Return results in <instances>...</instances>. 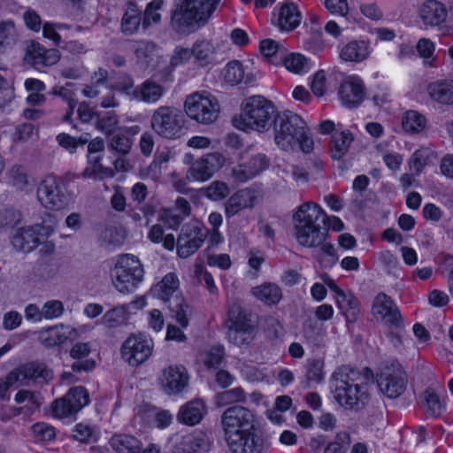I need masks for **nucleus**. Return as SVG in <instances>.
Wrapping results in <instances>:
<instances>
[{
    "label": "nucleus",
    "mask_w": 453,
    "mask_h": 453,
    "mask_svg": "<svg viewBox=\"0 0 453 453\" xmlns=\"http://www.w3.org/2000/svg\"><path fill=\"white\" fill-rule=\"evenodd\" d=\"M296 237L306 248L319 247L327 236L326 214L317 203L307 202L300 205L294 217Z\"/></svg>",
    "instance_id": "nucleus-1"
},
{
    "label": "nucleus",
    "mask_w": 453,
    "mask_h": 453,
    "mask_svg": "<svg viewBox=\"0 0 453 453\" xmlns=\"http://www.w3.org/2000/svg\"><path fill=\"white\" fill-rule=\"evenodd\" d=\"M275 143L283 150H293L296 147L303 152L313 150V140L309 134L306 122L290 111L279 112L273 119Z\"/></svg>",
    "instance_id": "nucleus-2"
},
{
    "label": "nucleus",
    "mask_w": 453,
    "mask_h": 453,
    "mask_svg": "<svg viewBox=\"0 0 453 453\" xmlns=\"http://www.w3.org/2000/svg\"><path fill=\"white\" fill-rule=\"evenodd\" d=\"M358 379L359 372L345 366L338 368L332 375L334 398L347 410L359 411L368 400L367 385L358 382Z\"/></svg>",
    "instance_id": "nucleus-3"
},
{
    "label": "nucleus",
    "mask_w": 453,
    "mask_h": 453,
    "mask_svg": "<svg viewBox=\"0 0 453 453\" xmlns=\"http://www.w3.org/2000/svg\"><path fill=\"white\" fill-rule=\"evenodd\" d=\"M221 0H183L172 11L171 28L180 35H189L203 26Z\"/></svg>",
    "instance_id": "nucleus-4"
},
{
    "label": "nucleus",
    "mask_w": 453,
    "mask_h": 453,
    "mask_svg": "<svg viewBox=\"0 0 453 453\" xmlns=\"http://www.w3.org/2000/svg\"><path fill=\"white\" fill-rule=\"evenodd\" d=\"M279 114L273 103L262 96H253L242 104L240 115L242 129L265 132L273 126V119Z\"/></svg>",
    "instance_id": "nucleus-5"
},
{
    "label": "nucleus",
    "mask_w": 453,
    "mask_h": 453,
    "mask_svg": "<svg viewBox=\"0 0 453 453\" xmlns=\"http://www.w3.org/2000/svg\"><path fill=\"white\" fill-rule=\"evenodd\" d=\"M178 288V277L174 273H169L161 281L152 287L151 294L167 303L177 322L182 327H187L188 326L189 307L183 298L177 294Z\"/></svg>",
    "instance_id": "nucleus-6"
},
{
    "label": "nucleus",
    "mask_w": 453,
    "mask_h": 453,
    "mask_svg": "<svg viewBox=\"0 0 453 453\" xmlns=\"http://www.w3.org/2000/svg\"><path fill=\"white\" fill-rule=\"evenodd\" d=\"M143 268L140 260L131 254L120 255L111 271L112 282L118 291H133L143 279Z\"/></svg>",
    "instance_id": "nucleus-7"
},
{
    "label": "nucleus",
    "mask_w": 453,
    "mask_h": 453,
    "mask_svg": "<svg viewBox=\"0 0 453 453\" xmlns=\"http://www.w3.org/2000/svg\"><path fill=\"white\" fill-rule=\"evenodd\" d=\"M37 199L45 209L60 211L72 202V194L62 178L50 174L39 183Z\"/></svg>",
    "instance_id": "nucleus-8"
},
{
    "label": "nucleus",
    "mask_w": 453,
    "mask_h": 453,
    "mask_svg": "<svg viewBox=\"0 0 453 453\" xmlns=\"http://www.w3.org/2000/svg\"><path fill=\"white\" fill-rule=\"evenodd\" d=\"M253 411L242 405H232L220 416V426L225 440L252 430H257Z\"/></svg>",
    "instance_id": "nucleus-9"
},
{
    "label": "nucleus",
    "mask_w": 453,
    "mask_h": 453,
    "mask_svg": "<svg viewBox=\"0 0 453 453\" xmlns=\"http://www.w3.org/2000/svg\"><path fill=\"white\" fill-rule=\"evenodd\" d=\"M377 383L383 395L390 399H395L406 390L407 373L398 362H385L378 369Z\"/></svg>",
    "instance_id": "nucleus-10"
},
{
    "label": "nucleus",
    "mask_w": 453,
    "mask_h": 453,
    "mask_svg": "<svg viewBox=\"0 0 453 453\" xmlns=\"http://www.w3.org/2000/svg\"><path fill=\"white\" fill-rule=\"evenodd\" d=\"M182 112L172 106H160L156 109L150 119L152 130L165 139H177L184 132Z\"/></svg>",
    "instance_id": "nucleus-11"
},
{
    "label": "nucleus",
    "mask_w": 453,
    "mask_h": 453,
    "mask_svg": "<svg viewBox=\"0 0 453 453\" xmlns=\"http://www.w3.org/2000/svg\"><path fill=\"white\" fill-rule=\"evenodd\" d=\"M184 106L187 115L202 124L212 123L219 112L218 100L207 92H196L188 96Z\"/></svg>",
    "instance_id": "nucleus-12"
},
{
    "label": "nucleus",
    "mask_w": 453,
    "mask_h": 453,
    "mask_svg": "<svg viewBox=\"0 0 453 453\" xmlns=\"http://www.w3.org/2000/svg\"><path fill=\"white\" fill-rule=\"evenodd\" d=\"M153 340L144 334H131L122 343L120 354L129 365L136 367L143 364L152 355Z\"/></svg>",
    "instance_id": "nucleus-13"
},
{
    "label": "nucleus",
    "mask_w": 453,
    "mask_h": 453,
    "mask_svg": "<svg viewBox=\"0 0 453 453\" xmlns=\"http://www.w3.org/2000/svg\"><path fill=\"white\" fill-rule=\"evenodd\" d=\"M89 403V395L81 386L72 388L52 403V415L58 418H73Z\"/></svg>",
    "instance_id": "nucleus-14"
},
{
    "label": "nucleus",
    "mask_w": 453,
    "mask_h": 453,
    "mask_svg": "<svg viewBox=\"0 0 453 453\" xmlns=\"http://www.w3.org/2000/svg\"><path fill=\"white\" fill-rule=\"evenodd\" d=\"M225 164V157L219 152H211L195 160L186 173L190 182L209 180Z\"/></svg>",
    "instance_id": "nucleus-15"
},
{
    "label": "nucleus",
    "mask_w": 453,
    "mask_h": 453,
    "mask_svg": "<svg viewBox=\"0 0 453 453\" xmlns=\"http://www.w3.org/2000/svg\"><path fill=\"white\" fill-rule=\"evenodd\" d=\"M242 159L245 161L232 170L234 178L240 182H245L254 178L269 165V159L265 154L254 153V146H250L245 150Z\"/></svg>",
    "instance_id": "nucleus-16"
},
{
    "label": "nucleus",
    "mask_w": 453,
    "mask_h": 453,
    "mask_svg": "<svg viewBox=\"0 0 453 453\" xmlns=\"http://www.w3.org/2000/svg\"><path fill=\"white\" fill-rule=\"evenodd\" d=\"M206 230L197 221L184 225L178 237L177 254L181 258L192 256L203 243Z\"/></svg>",
    "instance_id": "nucleus-17"
},
{
    "label": "nucleus",
    "mask_w": 453,
    "mask_h": 453,
    "mask_svg": "<svg viewBox=\"0 0 453 453\" xmlns=\"http://www.w3.org/2000/svg\"><path fill=\"white\" fill-rule=\"evenodd\" d=\"M60 59V52L57 49H45L39 42L27 41L26 42L23 61L26 65L41 70L43 67L54 65Z\"/></svg>",
    "instance_id": "nucleus-18"
},
{
    "label": "nucleus",
    "mask_w": 453,
    "mask_h": 453,
    "mask_svg": "<svg viewBox=\"0 0 453 453\" xmlns=\"http://www.w3.org/2000/svg\"><path fill=\"white\" fill-rule=\"evenodd\" d=\"M50 371L44 364L30 362L21 365L9 372V380L19 386H28L31 382L46 381L50 378Z\"/></svg>",
    "instance_id": "nucleus-19"
},
{
    "label": "nucleus",
    "mask_w": 453,
    "mask_h": 453,
    "mask_svg": "<svg viewBox=\"0 0 453 453\" xmlns=\"http://www.w3.org/2000/svg\"><path fill=\"white\" fill-rule=\"evenodd\" d=\"M51 233L50 226L36 224L22 228L12 237V243L17 250L27 253L39 245L42 237L49 236Z\"/></svg>",
    "instance_id": "nucleus-20"
},
{
    "label": "nucleus",
    "mask_w": 453,
    "mask_h": 453,
    "mask_svg": "<svg viewBox=\"0 0 453 453\" xmlns=\"http://www.w3.org/2000/svg\"><path fill=\"white\" fill-rule=\"evenodd\" d=\"M159 383L165 394H180L188 384V372L183 365H171L162 371Z\"/></svg>",
    "instance_id": "nucleus-21"
},
{
    "label": "nucleus",
    "mask_w": 453,
    "mask_h": 453,
    "mask_svg": "<svg viewBox=\"0 0 453 453\" xmlns=\"http://www.w3.org/2000/svg\"><path fill=\"white\" fill-rule=\"evenodd\" d=\"M372 313L375 319L385 326L403 319L398 306L390 296L384 293H380L375 296Z\"/></svg>",
    "instance_id": "nucleus-22"
},
{
    "label": "nucleus",
    "mask_w": 453,
    "mask_h": 453,
    "mask_svg": "<svg viewBox=\"0 0 453 453\" xmlns=\"http://www.w3.org/2000/svg\"><path fill=\"white\" fill-rule=\"evenodd\" d=\"M338 94L342 104L353 109L359 106L365 99V85L357 76H349L340 85Z\"/></svg>",
    "instance_id": "nucleus-23"
},
{
    "label": "nucleus",
    "mask_w": 453,
    "mask_h": 453,
    "mask_svg": "<svg viewBox=\"0 0 453 453\" xmlns=\"http://www.w3.org/2000/svg\"><path fill=\"white\" fill-rule=\"evenodd\" d=\"M232 453H262L263 440L252 430L225 440Z\"/></svg>",
    "instance_id": "nucleus-24"
},
{
    "label": "nucleus",
    "mask_w": 453,
    "mask_h": 453,
    "mask_svg": "<svg viewBox=\"0 0 453 453\" xmlns=\"http://www.w3.org/2000/svg\"><path fill=\"white\" fill-rule=\"evenodd\" d=\"M301 12L293 3L283 4L278 13H273L272 22L280 31L290 32L296 28L301 23Z\"/></svg>",
    "instance_id": "nucleus-25"
},
{
    "label": "nucleus",
    "mask_w": 453,
    "mask_h": 453,
    "mask_svg": "<svg viewBox=\"0 0 453 453\" xmlns=\"http://www.w3.org/2000/svg\"><path fill=\"white\" fill-rule=\"evenodd\" d=\"M76 334V330L68 325L59 324L42 329L39 333V341L46 348L60 345Z\"/></svg>",
    "instance_id": "nucleus-26"
},
{
    "label": "nucleus",
    "mask_w": 453,
    "mask_h": 453,
    "mask_svg": "<svg viewBox=\"0 0 453 453\" xmlns=\"http://www.w3.org/2000/svg\"><path fill=\"white\" fill-rule=\"evenodd\" d=\"M165 88L151 79L145 80L135 87L134 100L147 104H155L165 94Z\"/></svg>",
    "instance_id": "nucleus-27"
},
{
    "label": "nucleus",
    "mask_w": 453,
    "mask_h": 453,
    "mask_svg": "<svg viewBox=\"0 0 453 453\" xmlns=\"http://www.w3.org/2000/svg\"><path fill=\"white\" fill-rule=\"evenodd\" d=\"M432 101L442 104H453V79L446 78L430 82L426 88Z\"/></svg>",
    "instance_id": "nucleus-28"
},
{
    "label": "nucleus",
    "mask_w": 453,
    "mask_h": 453,
    "mask_svg": "<svg viewBox=\"0 0 453 453\" xmlns=\"http://www.w3.org/2000/svg\"><path fill=\"white\" fill-rule=\"evenodd\" d=\"M257 199V193L251 188H243L234 194L226 202L225 212L227 218L236 215L240 211L252 208Z\"/></svg>",
    "instance_id": "nucleus-29"
},
{
    "label": "nucleus",
    "mask_w": 453,
    "mask_h": 453,
    "mask_svg": "<svg viewBox=\"0 0 453 453\" xmlns=\"http://www.w3.org/2000/svg\"><path fill=\"white\" fill-rule=\"evenodd\" d=\"M206 413V406L202 400L196 399L182 405L177 414V420L187 426L199 424Z\"/></svg>",
    "instance_id": "nucleus-30"
},
{
    "label": "nucleus",
    "mask_w": 453,
    "mask_h": 453,
    "mask_svg": "<svg viewBox=\"0 0 453 453\" xmlns=\"http://www.w3.org/2000/svg\"><path fill=\"white\" fill-rule=\"evenodd\" d=\"M371 53L368 42L354 40L345 44L340 50V58L345 62L360 63L366 60Z\"/></svg>",
    "instance_id": "nucleus-31"
},
{
    "label": "nucleus",
    "mask_w": 453,
    "mask_h": 453,
    "mask_svg": "<svg viewBox=\"0 0 453 453\" xmlns=\"http://www.w3.org/2000/svg\"><path fill=\"white\" fill-rule=\"evenodd\" d=\"M193 57L200 66L217 63L218 50L211 40L197 39L192 45Z\"/></svg>",
    "instance_id": "nucleus-32"
},
{
    "label": "nucleus",
    "mask_w": 453,
    "mask_h": 453,
    "mask_svg": "<svg viewBox=\"0 0 453 453\" xmlns=\"http://www.w3.org/2000/svg\"><path fill=\"white\" fill-rule=\"evenodd\" d=\"M419 15L426 25L439 26L446 20L447 10L436 0H427L420 8Z\"/></svg>",
    "instance_id": "nucleus-33"
},
{
    "label": "nucleus",
    "mask_w": 453,
    "mask_h": 453,
    "mask_svg": "<svg viewBox=\"0 0 453 453\" xmlns=\"http://www.w3.org/2000/svg\"><path fill=\"white\" fill-rule=\"evenodd\" d=\"M252 296L266 306L278 304L282 299V290L273 282H265L250 290Z\"/></svg>",
    "instance_id": "nucleus-34"
},
{
    "label": "nucleus",
    "mask_w": 453,
    "mask_h": 453,
    "mask_svg": "<svg viewBox=\"0 0 453 453\" xmlns=\"http://www.w3.org/2000/svg\"><path fill=\"white\" fill-rule=\"evenodd\" d=\"M90 350L87 342H78L71 348L70 356L75 359L71 365L73 372H90L95 368L96 363L93 359H83L88 356Z\"/></svg>",
    "instance_id": "nucleus-35"
},
{
    "label": "nucleus",
    "mask_w": 453,
    "mask_h": 453,
    "mask_svg": "<svg viewBox=\"0 0 453 453\" xmlns=\"http://www.w3.org/2000/svg\"><path fill=\"white\" fill-rule=\"evenodd\" d=\"M353 140L354 136L349 130L334 131L330 142L331 157L336 160L342 158L349 151Z\"/></svg>",
    "instance_id": "nucleus-36"
},
{
    "label": "nucleus",
    "mask_w": 453,
    "mask_h": 453,
    "mask_svg": "<svg viewBox=\"0 0 453 453\" xmlns=\"http://www.w3.org/2000/svg\"><path fill=\"white\" fill-rule=\"evenodd\" d=\"M110 445L117 453H141L142 444L131 434H118L111 436Z\"/></svg>",
    "instance_id": "nucleus-37"
},
{
    "label": "nucleus",
    "mask_w": 453,
    "mask_h": 453,
    "mask_svg": "<svg viewBox=\"0 0 453 453\" xmlns=\"http://www.w3.org/2000/svg\"><path fill=\"white\" fill-rule=\"evenodd\" d=\"M142 23V10L131 4L121 19L120 30L125 35H133L138 31Z\"/></svg>",
    "instance_id": "nucleus-38"
},
{
    "label": "nucleus",
    "mask_w": 453,
    "mask_h": 453,
    "mask_svg": "<svg viewBox=\"0 0 453 453\" xmlns=\"http://www.w3.org/2000/svg\"><path fill=\"white\" fill-rule=\"evenodd\" d=\"M334 298L347 321L355 322L359 313V301L353 295L344 292L340 296H334Z\"/></svg>",
    "instance_id": "nucleus-39"
},
{
    "label": "nucleus",
    "mask_w": 453,
    "mask_h": 453,
    "mask_svg": "<svg viewBox=\"0 0 453 453\" xmlns=\"http://www.w3.org/2000/svg\"><path fill=\"white\" fill-rule=\"evenodd\" d=\"M229 330L250 333L252 325L248 314L238 305H234L228 311Z\"/></svg>",
    "instance_id": "nucleus-40"
},
{
    "label": "nucleus",
    "mask_w": 453,
    "mask_h": 453,
    "mask_svg": "<svg viewBox=\"0 0 453 453\" xmlns=\"http://www.w3.org/2000/svg\"><path fill=\"white\" fill-rule=\"evenodd\" d=\"M426 118L416 111H408L405 112L402 126L404 131L410 134H418L426 127Z\"/></svg>",
    "instance_id": "nucleus-41"
},
{
    "label": "nucleus",
    "mask_w": 453,
    "mask_h": 453,
    "mask_svg": "<svg viewBox=\"0 0 453 453\" xmlns=\"http://www.w3.org/2000/svg\"><path fill=\"white\" fill-rule=\"evenodd\" d=\"M224 357L225 351L222 345L209 347L200 353V360L208 369L219 366Z\"/></svg>",
    "instance_id": "nucleus-42"
},
{
    "label": "nucleus",
    "mask_w": 453,
    "mask_h": 453,
    "mask_svg": "<svg viewBox=\"0 0 453 453\" xmlns=\"http://www.w3.org/2000/svg\"><path fill=\"white\" fill-rule=\"evenodd\" d=\"M135 87L133 77L125 73H119L111 85L113 90L125 95L130 101L134 100Z\"/></svg>",
    "instance_id": "nucleus-43"
},
{
    "label": "nucleus",
    "mask_w": 453,
    "mask_h": 453,
    "mask_svg": "<svg viewBox=\"0 0 453 453\" xmlns=\"http://www.w3.org/2000/svg\"><path fill=\"white\" fill-rule=\"evenodd\" d=\"M305 368L307 384L311 382L320 383L324 380V360L321 358L308 359Z\"/></svg>",
    "instance_id": "nucleus-44"
},
{
    "label": "nucleus",
    "mask_w": 453,
    "mask_h": 453,
    "mask_svg": "<svg viewBox=\"0 0 453 453\" xmlns=\"http://www.w3.org/2000/svg\"><path fill=\"white\" fill-rule=\"evenodd\" d=\"M223 77L226 83L235 86L244 78V69L238 60L230 61L223 70Z\"/></svg>",
    "instance_id": "nucleus-45"
},
{
    "label": "nucleus",
    "mask_w": 453,
    "mask_h": 453,
    "mask_svg": "<svg viewBox=\"0 0 453 453\" xmlns=\"http://www.w3.org/2000/svg\"><path fill=\"white\" fill-rule=\"evenodd\" d=\"M127 319V309L125 306H117L104 313L101 323L108 328H114L123 325Z\"/></svg>",
    "instance_id": "nucleus-46"
},
{
    "label": "nucleus",
    "mask_w": 453,
    "mask_h": 453,
    "mask_svg": "<svg viewBox=\"0 0 453 453\" xmlns=\"http://www.w3.org/2000/svg\"><path fill=\"white\" fill-rule=\"evenodd\" d=\"M386 337L389 343L397 350L403 348V339L405 334L403 319L386 326Z\"/></svg>",
    "instance_id": "nucleus-47"
},
{
    "label": "nucleus",
    "mask_w": 453,
    "mask_h": 453,
    "mask_svg": "<svg viewBox=\"0 0 453 453\" xmlns=\"http://www.w3.org/2000/svg\"><path fill=\"white\" fill-rule=\"evenodd\" d=\"M284 65L295 73H303L310 70L311 62L302 54L292 53L284 58Z\"/></svg>",
    "instance_id": "nucleus-48"
},
{
    "label": "nucleus",
    "mask_w": 453,
    "mask_h": 453,
    "mask_svg": "<svg viewBox=\"0 0 453 453\" xmlns=\"http://www.w3.org/2000/svg\"><path fill=\"white\" fill-rule=\"evenodd\" d=\"M124 241V236L118 227L106 226L99 235V242L102 247L109 249L111 247L119 246Z\"/></svg>",
    "instance_id": "nucleus-49"
},
{
    "label": "nucleus",
    "mask_w": 453,
    "mask_h": 453,
    "mask_svg": "<svg viewBox=\"0 0 453 453\" xmlns=\"http://www.w3.org/2000/svg\"><path fill=\"white\" fill-rule=\"evenodd\" d=\"M163 4V0H153L148 4L143 12V17L142 16L143 29H147L152 23L157 24L160 22L161 15L158 11L162 9Z\"/></svg>",
    "instance_id": "nucleus-50"
},
{
    "label": "nucleus",
    "mask_w": 453,
    "mask_h": 453,
    "mask_svg": "<svg viewBox=\"0 0 453 453\" xmlns=\"http://www.w3.org/2000/svg\"><path fill=\"white\" fill-rule=\"evenodd\" d=\"M33 438L37 442H49L55 439L54 426L45 422H37L31 426Z\"/></svg>",
    "instance_id": "nucleus-51"
},
{
    "label": "nucleus",
    "mask_w": 453,
    "mask_h": 453,
    "mask_svg": "<svg viewBox=\"0 0 453 453\" xmlns=\"http://www.w3.org/2000/svg\"><path fill=\"white\" fill-rule=\"evenodd\" d=\"M10 183L19 190H24L29 184L28 176L24 166L15 165L7 173Z\"/></svg>",
    "instance_id": "nucleus-52"
},
{
    "label": "nucleus",
    "mask_w": 453,
    "mask_h": 453,
    "mask_svg": "<svg viewBox=\"0 0 453 453\" xmlns=\"http://www.w3.org/2000/svg\"><path fill=\"white\" fill-rule=\"evenodd\" d=\"M423 399L426 407V411L430 416L439 417L442 413L444 406L437 394H435L432 388H427L423 393Z\"/></svg>",
    "instance_id": "nucleus-53"
},
{
    "label": "nucleus",
    "mask_w": 453,
    "mask_h": 453,
    "mask_svg": "<svg viewBox=\"0 0 453 453\" xmlns=\"http://www.w3.org/2000/svg\"><path fill=\"white\" fill-rule=\"evenodd\" d=\"M132 50L139 61L149 62L156 50V45L150 41H134L132 44Z\"/></svg>",
    "instance_id": "nucleus-54"
},
{
    "label": "nucleus",
    "mask_w": 453,
    "mask_h": 453,
    "mask_svg": "<svg viewBox=\"0 0 453 453\" xmlns=\"http://www.w3.org/2000/svg\"><path fill=\"white\" fill-rule=\"evenodd\" d=\"M350 442L349 433L339 432L334 440L326 445L324 453H346Z\"/></svg>",
    "instance_id": "nucleus-55"
},
{
    "label": "nucleus",
    "mask_w": 453,
    "mask_h": 453,
    "mask_svg": "<svg viewBox=\"0 0 453 453\" xmlns=\"http://www.w3.org/2000/svg\"><path fill=\"white\" fill-rule=\"evenodd\" d=\"M246 401V395L240 387L225 390L217 395V402L221 405H228Z\"/></svg>",
    "instance_id": "nucleus-56"
},
{
    "label": "nucleus",
    "mask_w": 453,
    "mask_h": 453,
    "mask_svg": "<svg viewBox=\"0 0 453 453\" xmlns=\"http://www.w3.org/2000/svg\"><path fill=\"white\" fill-rule=\"evenodd\" d=\"M81 176L93 180H104L113 176V171L109 167H104L102 164L88 165Z\"/></svg>",
    "instance_id": "nucleus-57"
},
{
    "label": "nucleus",
    "mask_w": 453,
    "mask_h": 453,
    "mask_svg": "<svg viewBox=\"0 0 453 453\" xmlns=\"http://www.w3.org/2000/svg\"><path fill=\"white\" fill-rule=\"evenodd\" d=\"M20 221V214L12 207H0V229L13 227Z\"/></svg>",
    "instance_id": "nucleus-58"
},
{
    "label": "nucleus",
    "mask_w": 453,
    "mask_h": 453,
    "mask_svg": "<svg viewBox=\"0 0 453 453\" xmlns=\"http://www.w3.org/2000/svg\"><path fill=\"white\" fill-rule=\"evenodd\" d=\"M230 193L229 187L223 181H213L206 188L207 196L213 200L219 201L226 197Z\"/></svg>",
    "instance_id": "nucleus-59"
},
{
    "label": "nucleus",
    "mask_w": 453,
    "mask_h": 453,
    "mask_svg": "<svg viewBox=\"0 0 453 453\" xmlns=\"http://www.w3.org/2000/svg\"><path fill=\"white\" fill-rule=\"evenodd\" d=\"M195 277L203 285L206 287L210 293L214 294L217 292V287L214 279L211 273L202 265H197L195 267Z\"/></svg>",
    "instance_id": "nucleus-60"
},
{
    "label": "nucleus",
    "mask_w": 453,
    "mask_h": 453,
    "mask_svg": "<svg viewBox=\"0 0 453 453\" xmlns=\"http://www.w3.org/2000/svg\"><path fill=\"white\" fill-rule=\"evenodd\" d=\"M43 319H54L62 316L65 308L59 300H49L42 307Z\"/></svg>",
    "instance_id": "nucleus-61"
},
{
    "label": "nucleus",
    "mask_w": 453,
    "mask_h": 453,
    "mask_svg": "<svg viewBox=\"0 0 453 453\" xmlns=\"http://www.w3.org/2000/svg\"><path fill=\"white\" fill-rule=\"evenodd\" d=\"M131 147L132 141L125 134H114L110 140V148L121 155L128 154Z\"/></svg>",
    "instance_id": "nucleus-62"
},
{
    "label": "nucleus",
    "mask_w": 453,
    "mask_h": 453,
    "mask_svg": "<svg viewBox=\"0 0 453 453\" xmlns=\"http://www.w3.org/2000/svg\"><path fill=\"white\" fill-rule=\"evenodd\" d=\"M58 144L68 150L70 153H74L79 145L83 146L88 142L87 138L80 137L79 139L71 136L65 133L59 134L57 136Z\"/></svg>",
    "instance_id": "nucleus-63"
},
{
    "label": "nucleus",
    "mask_w": 453,
    "mask_h": 453,
    "mask_svg": "<svg viewBox=\"0 0 453 453\" xmlns=\"http://www.w3.org/2000/svg\"><path fill=\"white\" fill-rule=\"evenodd\" d=\"M434 43L426 38H421L417 44V50L419 56L426 60V63L432 64L434 60Z\"/></svg>",
    "instance_id": "nucleus-64"
}]
</instances>
